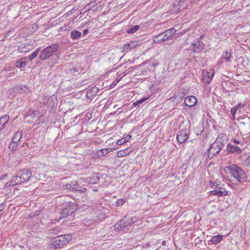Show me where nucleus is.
<instances>
[{
    "mask_svg": "<svg viewBox=\"0 0 250 250\" xmlns=\"http://www.w3.org/2000/svg\"><path fill=\"white\" fill-rule=\"evenodd\" d=\"M31 176V171L29 169H24L18 171L6 184L5 187H9L25 183L29 180Z\"/></svg>",
    "mask_w": 250,
    "mask_h": 250,
    "instance_id": "nucleus-1",
    "label": "nucleus"
},
{
    "mask_svg": "<svg viewBox=\"0 0 250 250\" xmlns=\"http://www.w3.org/2000/svg\"><path fill=\"white\" fill-rule=\"evenodd\" d=\"M226 140V135L224 133L220 134L213 143L208 151V157L213 158L216 154L218 153L224 147V142Z\"/></svg>",
    "mask_w": 250,
    "mask_h": 250,
    "instance_id": "nucleus-2",
    "label": "nucleus"
},
{
    "mask_svg": "<svg viewBox=\"0 0 250 250\" xmlns=\"http://www.w3.org/2000/svg\"><path fill=\"white\" fill-rule=\"evenodd\" d=\"M226 169L230 173L231 176L238 182L243 183L246 181L247 175L246 172L240 167L235 165H231L227 167Z\"/></svg>",
    "mask_w": 250,
    "mask_h": 250,
    "instance_id": "nucleus-3",
    "label": "nucleus"
},
{
    "mask_svg": "<svg viewBox=\"0 0 250 250\" xmlns=\"http://www.w3.org/2000/svg\"><path fill=\"white\" fill-rule=\"evenodd\" d=\"M59 49L58 44H52L44 48L39 55V59L42 61H45L50 58L53 57Z\"/></svg>",
    "mask_w": 250,
    "mask_h": 250,
    "instance_id": "nucleus-4",
    "label": "nucleus"
},
{
    "mask_svg": "<svg viewBox=\"0 0 250 250\" xmlns=\"http://www.w3.org/2000/svg\"><path fill=\"white\" fill-rule=\"evenodd\" d=\"M72 238V236L68 234L58 235L54 237L51 245L54 249L62 248L70 241Z\"/></svg>",
    "mask_w": 250,
    "mask_h": 250,
    "instance_id": "nucleus-5",
    "label": "nucleus"
},
{
    "mask_svg": "<svg viewBox=\"0 0 250 250\" xmlns=\"http://www.w3.org/2000/svg\"><path fill=\"white\" fill-rule=\"evenodd\" d=\"M176 30L174 28L168 29L166 31L154 37L153 41L156 43H161L167 40H168L175 33Z\"/></svg>",
    "mask_w": 250,
    "mask_h": 250,
    "instance_id": "nucleus-6",
    "label": "nucleus"
},
{
    "mask_svg": "<svg viewBox=\"0 0 250 250\" xmlns=\"http://www.w3.org/2000/svg\"><path fill=\"white\" fill-rule=\"evenodd\" d=\"M77 208L76 204L74 203H67L61 212V216L60 217V219L69 216H72L76 211Z\"/></svg>",
    "mask_w": 250,
    "mask_h": 250,
    "instance_id": "nucleus-7",
    "label": "nucleus"
},
{
    "mask_svg": "<svg viewBox=\"0 0 250 250\" xmlns=\"http://www.w3.org/2000/svg\"><path fill=\"white\" fill-rule=\"evenodd\" d=\"M131 225L126 216H124L114 226L115 229L117 231H126Z\"/></svg>",
    "mask_w": 250,
    "mask_h": 250,
    "instance_id": "nucleus-8",
    "label": "nucleus"
},
{
    "mask_svg": "<svg viewBox=\"0 0 250 250\" xmlns=\"http://www.w3.org/2000/svg\"><path fill=\"white\" fill-rule=\"evenodd\" d=\"M214 70L211 69H209L208 71L204 70L203 71V81L207 83H210L214 76Z\"/></svg>",
    "mask_w": 250,
    "mask_h": 250,
    "instance_id": "nucleus-9",
    "label": "nucleus"
},
{
    "mask_svg": "<svg viewBox=\"0 0 250 250\" xmlns=\"http://www.w3.org/2000/svg\"><path fill=\"white\" fill-rule=\"evenodd\" d=\"M75 182L76 184H74L75 186L73 187L74 192L81 193L86 191V189L84 185H81L83 183H84V179H80L79 180Z\"/></svg>",
    "mask_w": 250,
    "mask_h": 250,
    "instance_id": "nucleus-10",
    "label": "nucleus"
},
{
    "mask_svg": "<svg viewBox=\"0 0 250 250\" xmlns=\"http://www.w3.org/2000/svg\"><path fill=\"white\" fill-rule=\"evenodd\" d=\"M188 137V130H181L177 133V140L180 144L184 143Z\"/></svg>",
    "mask_w": 250,
    "mask_h": 250,
    "instance_id": "nucleus-11",
    "label": "nucleus"
},
{
    "mask_svg": "<svg viewBox=\"0 0 250 250\" xmlns=\"http://www.w3.org/2000/svg\"><path fill=\"white\" fill-rule=\"evenodd\" d=\"M100 177L99 173H94L90 176L84 179V183L89 184H95L99 182Z\"/></svg>",
    "mask_w": 250,
    "mask_h": 250,
    "instance_id": "nucleus-12",
    "label": "nucleus"
},
{
    "mask_svg": "<svg viewBox=\"0 0 250 250\" xmlns=\"http://www.w3.org/2000/svg\"><path fill=\"white\" fill-rule=\"evenodd\" d=\"M98 91V87L95 86H93L88 89L86 94V97L88 100H89V102L92 100L93 97L97 95Z\"/></svg>",
    "mask_w": 250,
    "mask_h": 250,
    "instance_id": "nucleus-13",
    "label": "nucleus"
},
{
    "mask_svg": "<svg viewBox=\"0 0 250 250\" xmlns=\"http://www.w3.org/2000/svg\"><path fill=\"white\" fill-rule=\"evenodd\" d=\"M192 50L194 53L201 52L204 47V44L201 42H194L191 44Z\"/></svg>",
    "mask_w": 250,
    "mask_h": 250,
    "instance_id": "nucleus-14",
    "label": "nucleus"
},
{
    "mask_svg": "<svg viewBox=\"0 0 250 250\" xmlns=\"http://www.w3.org/2000/svg\"><path fill=\"white\" fill-rule=\"evenodd\" d=\"M197 102V99L195 96H190L186 97L184 103L186 106L192 107L195 105Z\"/></svg>",
    "mask_w": 250,
    "mask_h": 250,
    "instance_id": "nucleus-15",
    "label": "nucleus"
},
{
    "mask_svg": "<svg viewBox=\"0 0 250 250\" xmlns=\"http://www.w3.org/2000/svg\"><path fill=\"white\" fill-rule=\"evenodd\" d=\"M227 149L229 152L235 154H240L242 152V148L241 147L235 145L229 144L227 146Z\"/></svg>",
    "mask_w": 250,
    "mask_h": 250,
    "instance_id": "nucleus-16",
    "label": "nucleus"
},
{
    "mask_svg": "<svg viewBox=\"0 0 250 250\" xmlns=\"http://www.w3.org/2000/svg\"><path fill=\"white\" fill-rule=\"evenodd\" d=\"M223 239L222 235H215L211 237V238L208 240V244L210 245H216L219 243Z\"/></svg>",
    "mask_w": 250,
    "mask_h": 250,
    "instance_id": "nucleus-17",
    "label": "nucleus"
},
{
    "mask_svg": "<svg viewBox=\"0 0 250 250\" xmlns=\"http://www.w3.org/2000/svg\"><path fill=\"white\" fill-rule=\"evenodd\" d=\"M137 46V43L135 42H131L124 46L123 51L126 53L131 49H134Z\"/></svg>",
    "mask_w": 250,
    "mask_h": 250,
    "instance_id": "nucleus-18",
    "label": "nucleus"
},
{
    "mask_svg": "<svg viewBox=\"0 0 250 250\" xmlns=\"http://www.w3.org/2000/svg\"><path fill=\"white\" fill-rule=\"evenodd\" d=\"M221 188H219V189H215L211 191V194L213 195L218 196L220 197L226 196L228 195V192L227 191L224 190H221Z\"/></svg>",
    "mask_w": 250,
    "mask_h": 250,
    "instance_id": "nucleus-19",
    "label": "nucleus"
},
{
    "mask_svg": "<svg viewBox=\"0 0 250 250\" xmlns=\"http://www.w3.org/2000/svg\"><path fill=\"white\" fill-rule=\"evenodd\" d=\"M26 58H21L20 60H18L16 62V66L17 68H21L23 67H24L26 65V62H25Z\"/></svg>",
    "mask_w": 250,
    "mask_h": 250,
    "instance_id": "nucleus-20",
    "label": "nucleus"
},
{
    "mask_svg": "<svg viewBox=\"0 0 250 250\" xmlns=\"http://www.w3.org/2000/svg\"><path fill=\"white\" fill-rule=\"evenodd\" d=\"M9 120V116L7 115H4L0 118V124L1 127H6V125Z\"/></svg>",
    "mask_w": 250,
    "mask_h": 250,
    "instance_id": "nucleus-21",
    "label": "nucleus"
},
{
    "mask_svg": "<svg viewBox=\"0 0 250 250\" xmlns=\"http://www.w3.org/2000/svg\"><path fill=\"white\" fill-rule=\"evenodd\" d=\"M82 33L77 30H73L71 32V38L72 40H76L79 39L81 36Z\"/></svg>",
    "mask_w": 250,
    "mask_h": 250,
    "instance_id": "nucleus-22",
    "label": "nucleus"
},
{
    "mask_svg": "<svg viewBox=\"0 0 250 250\" xmlns=\"http://www.w3.org/2000/svg\"><path fill=\"white\" fill-rule=\"evenodd\" d=\"M66 72L68 74L76 75L79 73V70L76 67H69Z\"/></svg>",
    "mask_w": 250,
    "mask_h": 250,
    "instance_id": "nucleus-23",
    "label": "nucleus"
},
{
    "mask_svg": "<svg viewBox=\"0 0 250 250\" xmlns=\"http://www.w3.org/2000/svg\"><path fill=\"white\" fill-rule=\"evenodd\" d=\"M22 137V133L21 132L18 131L14 135L12 141H14L15 143H18Z\"/></svg>",
    "mask_w": 250,
    "mask_h": 250,
    "instance_id": "nucleus-24",
    "label": "nucleus"
},
{
    "mask_svg": "<svg viewBox=\"0 0 250 250\" xmlns=\"http://www.w3.org/2000/svg\"><path fill=\"white\" fill-rule=\"evenodd\" d=\"M39 51L40 48H37L31 54L28 56V58L29 60L32 61L33 59L36 58L39 54Z\"/></svg>",
    "mask_w": 250,
    "mask_h": 250,
    "instance_id": "nucleus-25",
    "label": "nucleus"
},
{
    "mask_svg": "<svg viewBox=\"0 0 250 250\" xmlns=\"http://www.w3.org/2000/svg\"><path fill=\"white\" fill-rule=\"evenodd\" d=\"M222 58L226 59V60L228 61H230L231 54L230 51H225L222 56Z\"/></svg>",
    "mask_w": 250,
    "mask_h": 250,
    "instance_id": "nucleus-26",
    "label": "nucleus"
},
{
    "mask_svg": "<svg viewBox=\"0 0 250 250\" xmlns=\"http://www.w3.org/2000/svg\"><path fill=\"white\" fill-rule=\"evenodd\" d=\"M27 45V46L25 44H22L21 46H19L18 50L20 52H28L30 48Z\"/></svg>",
    "mask_w": 250,
    "mask_h": 250,
    "instance_id": "nucleus-27",
    "label": "nucleus"
},
{
    "mask_svg": "<svg viewBox=\"0 0 250 250\" xmlns=\"http://www.w3.org/2000/svg\"><path fill=\"white\" fill-rule=\"evenodd\" d=\"M74 184H76L75 183V182H71L67 184L65 186L66 189L70 191L74 192L73 187L75 186V185Z\"/></svg>",
    "mask_w": 250,
    "mask_h": 250,
    "instance_id": "nucleus-28",
    "label": "nucleus"
},
{
    "mask_svg": "<svg viewBox=\"0 0 250 250\" xmlns=\"http://www.w3.org/2000/svg\"><path fill=\"white\" fill-rule=\"evenodd\" d=\"M108 153V149H102L98 150L97 152V156L98 157H101L105 155V154Z\"/></svg>",
    "mask_w": 250,
    "mask_h": 250,
    "instance_id": "nucleus-29",
    "label": "nucleus"
},
{
    "mask_svg": "<svg viewBox=\"0 0 250 250\" xmlns=\"http://www.w3.org/2000/svg\"><path fill=\"white\" fill-rule=\"evenodd\" d=\"M140 26L139 25H135L132 27L128 28L127 30V32L128 33L133 34L138 30Z\"/></svg>",
    "mask_w": 250,
    "mask_h": 250,
    "instance_id": "nucleus-30",
    "label": "nucleus"
},
{
    "mask_svg": "<svg viewBox=\"0 0 250 250\" xmlns=\"http://www.w3.org/2000/svg\"><path fill=\"white\" fill-rule=\"evenodd\" d=\"M17 146V143H15L14 141H11L9 145V148L10 149H11V151H13L16 149Z\"/></svg>",
    "mask_w": 250,
    "mask_h": 250,
    "instance_id": "nucleus-31",
    "label": "nucleus"
},
{
    "mask_svg": "<svg viewBox=\"0 0 250 250\" xmlns=\"http://www.w3.org/2000/svg\"><path fill=\"white\" fill-rule=\"evenodd\" d=\"M148 98H142L140 100H137L136 102L134 103L133 104L134 106H137V105H139L140 104L143 103L144 102H145L146 100H147Z\"/></svg>",
    "mask_w": 250,
    "mask_h": 250,
    "instance_id": "nucleus-32",
    "label": "nucleus"
},
{
    "mask_svg": "<svg viewBox=\"0 0 250 250\" xmlns=\"http://www.w3.org/2000/svg\"><path fill=\"white\" fill-rule=\"evenodd\" d=\"M126 142H128V140L126 139V137H124L118 141L117 144L121 145L126 143Z\"/></svg>",
    "mask_w": 250,
    "mask_h": 250,
    "instance_id": "nucleus-33",
    "label": "nucleus"
},
{
    "mask_svg": "<svg viewBox=\"0 0 250 250\" xmlns=\"http://www.w3.org/2000/svg\"><path fill=\"white\" fill-rule=\"evenodd\" d=\"M125 202V200L124 199H120L116 202V206L119 207L124 205Z\"/></svg>",
    "mask_w": 250,
    "mask_h": 250,
    "instance_id": "nucleus-34",
    "label": "nucleus"
},
{
    "mask_svg": "<svg viewBox=\"0 0 250 250\" xmlns=\"http://www.w3.org/2000/svg\"><path fill=\"white\" fill-rule=\"evenodd\" d=\"M60 230V229L58 227L55 228V229H51L49 230L50 233H58Z\"/></svg>",
    "mask_w": 250,
    "mask_h": 250,
    "instance_id": "nucleus-35",
    "label": "nucleus"
},
{
    "mask_svg": "<svg viewBox=\"0 0 250 250\" xmlns=\"http://www.w3.org/2000/svg\"><path fill=\"white\" fill-rule=\"evenodd\" d=\"M126 75V73L125 72L122 73L120 75H119L117 78H116V81L119 82L120 81L122 78H123L125 75Z\"/></svg>",
    "mask_w": 250,
    "mask_h": 250,
    "instance_id": "nucleus-36",
    "label": "nucleus"
},
{
    "mask_svg": "<svg viewBox=\"0 0 250 250\" xmlns=\"http://www.w3.org/2000/svg\"><path fill=\"white\" fill-rule=\"evenodd\" d=\"M137 220V218L136 217H133L130 219L129 222H130L131 224L136 223Z\"/></svg>",
    "mask_w": 250,
    "mask_h": 250,
    "instance_id": "nucleus-37",
    "label": "nucleus"
},
{
    "mask_svg": "<svg viewBox=\"0 0 250 250\" xmlns=\"http://www.w3.org/2000/svg\"><path fill=\"white\" fill-rule=\"evenodd\" d=\"M244 104L239 103L238 104H236L234 107L238 110L239 108L244 107Z\"/></svg>",
    "mask_w": 250,
    "mask_h": 250,
    "instance_id": "nucleus-38",
    "label": "nucleus"
},
{
    "mask_svg": "<svg viewBox=\"0 0 250 250\" xmlns=\"http://www.w3.org/2000/svg\"><path fill=\"white\" fill-rule=\"evenodd\" d=\"M237 110V109L236 108H235L234 107L232 108L230 110L231 115H233V116H234Z\"/></svg>",
    "mask_w": 250,
    "mask_h": 250,
    "instance_id": "nucleus-39",
    "label": "nucleus"
},
{
    "mask_svg": "<svg viewBox=\"0 0 250 250\" xmlns=\"http://www.w3.org/2000/svg\"><path fill=\"white\" fill-rule=\"evenodd\" d=\"M20 90H22L25 93H27L29 91V89L25 86L21 87Z\"/></svg>",
    "mask_w": 250,
    "mask_h": 250,
    "instance_id": "nucleus-40",
    "label": "nucleus"
},
{
    "mask_svg": "<svg viewBox=\"0 0 250 250\" xmlns=\"http://www.w3.org/2000/svg\"><path fill=\"white\" fill-rule=\"evenodd\" d=\"M246 163L247 165L250 167V155L246 159Z\"/></svg>",
    "mask_w": 250,
    "mask_h": 250,
    "instance_id": "nucleus-41",
    "label": "nucleus"
},
{
    "mask_svg": "<svg viewBox=\"0 0 250 250\" xmlns=\"http://www.w3.org/2000/svg\"><path fill=\"white\" fill-rule=\"evenodd\" d=\"M5 207V204L4 203H2L0 204V211L3 210Z\"/></svg>",
    "mask_w": 250,
    "mask_h": 250,
    "instance_id": "nucleus-42",
    "label": "nucleus"
},
{
    "mask_svg": "<svg viewBox=\"0 0 250 250\" xmlns=\"http://www.w3.org/2000/svg\"><path fill=\"white\" fill-rule=\"evenodd\" d=\"M174 4V5H177L178 6H181V1L179 0H176Z\"/></svg>",
    "mask_w": 250,
    "mask_h": 250,
    "instance_id": "nucleus-43",
    "label": "nucleus"
},
{
    "mask_svg": "<svg viewBox=\"0 0 250 250\" xmlns=\"http://www.w3.org/2000/svg\"><path fill=\"white\" fill-rule=\"evenodd\" d=\"M88 32V30L87 29H85L83 31V36H85Z\"/></svg>",
    "mask_w": 250,
    "mask_h": 250,
    "instance_id": "nucleus-44",
    "label": "nucleus"
},
{
    "mask_svg": "<svg viewBox=\"0 0 250 250\" xmlns=\"http://www.w3.org/2000/svg\"><path fill=\"white\" fill-rule=\"evenodd\" d=\"M232 141H233L234 143H235V144H241V143H240V141H238V140H236L235 139H233V140H232Z\"/></svg>",
    "mask_w": 250,
    "mask_h": 250,
    "instance_id": "nucleus-45",
    "label": "nucleus"
},
{
    "mask_svg": "<svg viewBox=\"0 0 250 250\" xmlns=\"http://www.w3.org/2000/svg\"><path fill=\"white\" fill-rule=\"evenodd\" d=\"M125 137H126V139L128 140V142L131 138V136L130 135H126Z\"/></svg>",
    "mask_w": 250,
    "mask_h": 250,
    "instance_id": "nucleus-46",
    "label": "nucleus"
},
{
    "mask_svg": "<svg viewBox=\"0 0 250 250\" xmlns=\"http://www.w3.org/2000/svg\"><path fill=\"white\" fill-rule=\"evenodd\" d=\"M166 244V242L165 241H163L162 242V245L165 246Z\"/></svg>",
    "mask_w": 250,
    "mask_h": 250,
    "instance_id": "nucleus-47",
    "label": "nucleus"
},
{
    "mask_svg": "<svg viewBox=\"0 0 250 250\" xmlns=\"http://www.w3.org/2000/svg\"><path fill=\"white\" fill-rule=\"evenodd\" d=\"M56 61H57V60H56V61L53 62V64H51V67L53 66H54V64L57 63V62H56Z\"/></svg>",
    "mask_w": 250,
    "mask_h": 250,
    "instance_id": "nucleus-48",
    "label": "nucleus"
},
{
    "mask_svg": "<svg viewBox=\"0 0 250 250\" xmlns=\"http://www.w3.org/2000/svg\"><path fill=\"white\" fill-rule=\"evenodd\" d=\"M6 176H7V174H4L3 175V178H4V177H5Z\"/></svg>",
    "mask_w": 250,
    "mask_h": 250,
    "instance_id": "nucleus-49",
    "label": "nucleus"
},
{
    "mask_svg": "<svg viewBox=\"0 0 250 250\" xmlns=\"http://www.w3.org/2000/svg\"><path fill=\"white\" fill-rule=\"evenodd\" d=\"M92 3L91 2H90L89 4H88V6H91V4H92Z\"/></svg>",
    "mask_w": 250,
    "mask_h": 250,
    "instance_id": "nucleus-50",
    "label": "nucleus"
},
{
    "mask_svg": "<svg viewBox=\"0 0 250 250\" xmlns=\"http://www.w3.org/2000/svg\"><path fill=\"white\" fill-rule=\"evenodd\" d=\"M119 157H121V156H123V155H122V154H120V155H119Z\"/></svg>",
    "mask_w": 250,
    "mask_h": 250,
    "instance_id": "nucleus-51",
    "label": "nucleus"
},
{
    "mask_svg": "<svg viewBox=\"0 0 250 250\" xmlns=\"http://www.w3.org/2000/svg\"><path fill=\"white\" fill-rule=\"evenodd\" d=\"M25 146H28V144H27V143H25Z\"/></svg>",
    "mask_w": 250,
    "mask_h": 250,
    "instance_id": "nucleus-52",
    "label": "nucleus"
}]
</instances>
